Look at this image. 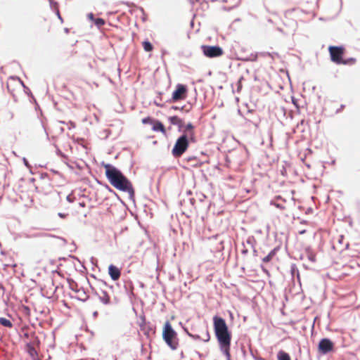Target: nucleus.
<instances>
[{
    "label": "nucleus",
    "instance_id": "13",
    "mask_svg": "<svg viewBox=\"0 0 360 360\" xmlns=\"http://www.w3.org/2000/svg\"><path fill=\"white\" fill-rule=\"evenodd\" d=\"M184 160L189 163L191 166L194 167H200L202 165V162L200 160H198L195 156L187 157L186 158H185Z\"/></svg>",
    "mask_w": 360,
    "mask_h": 360
},
{
    "label": "nucleus",
    "instance_id": "30",
    "mask_svg": "<svg viewBox=\"0 0 360 360\" xmlns=\"http://www.w3.org/2000/svg\"><path fill=\"white\" fill-rule=\"evenodd\" d=\"M58 215L59 217H60L61 218H65L66 217L67 214H63V213H58Z\"/></svg>",
    "mask_w": 360,
    "mask_h": 360
},
{
    "label": "nucleus",
    "instance_id": "25",
    "mask_svg": "<svg viewBox=\"0 0 360 360\" xmlns=\"http://www.w3.org/2000/svg\"><path fill=\"white\" fill-rule=\"evenodd\" d=\"M155 120L152 119L151 117H145L142 120V122L143 124H152V123Z\"/></svg>",
    "mask_w": 360,
    "mask_h": 360
},
{
    "label": "nucleus",
    "instance_id": "21",
    "mask_svg": "<svg viewBox=\"0 0 360 360\" xmlns=\"http://www.w3.org/2000/svg\"><path fill=\"white\" fill-rule=\"evenodd\" d=\"M0 324L7 328L13 327V323H11V321L4 317L0 318Z\"/></svg>",
    "mask_w": 360,
    "mask_h": 360
},
{
    "label": "nucleus",
    "instance_id": "18",
    "mask_svg": "<svg viewBox=\"0 0 360 360\" xmlns=\"http://www.w3.org/2000/svg\"><path fill=\"white\" fill-rule=\"evenodd\" d=\"M277 359L278 360H291L290 355L283 350L278 352Z\"/></svg>",
    "mask_w": 360,
    "mask_h": 360
},
{
    "label": "nucleus",
    "instance_id": "33",
    "mask_svg": "<svg viewBox=\"0 0 360 360\" xmlns=\"http://www.w3.org/2000/svg\"><path fill=\"white\" fill-rule=\"evenodd\" d=\"M57 15H58V18L61 20V22H63V18H61V16H60V13H59V11H57Z\"/></svg>",
    "mask_w": 360,
    "mask_h": 360
},
{
    "label": "nucleus",
    "instance_id": "12",
    "mask_svg": "<svg viewBox=\"0 0 360 360\" xmlns=\"http://www.w3.org/2000/svg\"><path fill=\"white\" fill-rule=\"evenodd\" d=\"M152 125H153V128L152 129H153V131H160L164 135L167 134V131H166L165 127V126L163 125V124L161 122L155 120L153 121V122L152 123Z\"/></svg>",
    "mask_w": 360,
    "mask_h": 360
},
{
    "label": "nucleus",
    "instance_id": "6",
    "mask_svg": "<svg viewBox=\"0 0 360 360\" xmlns=\"http://www.w3.org/2000/svg\"><path fill=\"white\" fill-rule=\"evenodd\" d=\"M201 49L204 55L208 58L220 57L224 54L222 49L218 46L203 45Z\"/></svg>",
    "mask_w": 360,
    "mask_h": 360
},
{
    "label": "nucleus",
    "instance_id": "32",
    "mask_svg": "<svg viewBox=\"0 0 360 360\" xmlns=\"http://www.w3.org/2000/svg\"><path fill=\"white\" fill-rule=\"evenodd\" d=\"M57 15H58V18L61 20V22H63V18H61V16H60V13H59V11H57Z\"/></svg>",
    "mask_w": 360,
    "mask_h": 360
},
{
    "label": "nucleus",
    "instance_id": "31",
    "mask_svg": "<svg viewBox=\"0 0 360 360\" xmlns=\"http://www.w3.org/2000/svg\"><path fill=\"white\" fill-rule=\"evenodd\" d=\"M292 101L293 104L297 108L298 106H297V101H295V99L294 98H292Z\"/></svg>",
    "mask_w": 360,
    "mask_h": 360
},
{
    "label": "nucleus",
    "instance_id": "20",
    "mask_svg": "<svg viewBox=\"0 0 360 360\" xmlns=\"http://www.w3.org/2000/svg\"><path fill=\"white\" fill-rule=\"evenodd\" d=\"M142 45H143V48L144 51L146 52H150L153 50V46L152 45V44L150 41H148L147 40L143 41L142 43Z\"/></svg>",
    "mask_w": 360,
    "mask_h": 360
},
{
    "label": "nucleus",
    "instance_id": "27",
    "mask_svg": "<svg viewBox=\"0 0 360 360\" xmlns=\"http://www.w3.org/2000/svg\"><path fill=\"white\" fill-rule=\"evenodd\" d=\"M189 335H190L191 337H192L193 338L195 339V340H199V339H200V336H199V335H191V334H189Z\"/></svg>",
    "mask_w": 360,
    "mask_h": 360
},
{
    "label": "nucleus",
    "instance_id": "8",
    "mask_svg": "<svg viewBox=\"0 0 360 360\" xmlns=\"http://www.w3.org/2000/svg\"><path fill=\"white\" fill-rule=\"evenodd\" d=\"M334 349V343L328 338H323L320 340L318 345L319 353L326 354Z\"/></svg>",
    "mask_w": 360,
    "mask_h": 360
},
{
    "label": "nucleus",
    "instance_id": "14",
    "mask_svg": "<svg viewBox=\"0 0 360 360\" xmlns=\"http://www.w3.org/2000/svg\"><path fill=\"white\" fill-rule=\"evenodd\" d=\"M27 353L32 358L33 360H37L38 357V353L35 349L34 347L32 344H27L26 345Z\"/></svg>",
    "mask_w": 360,
    "mask_h": 360
},
{
    "label": "nucleus",
    "instance_id": "24",
    "mask_svg": "<svg viewBox=\"0 0 360 360\" xmlns=\"http://www.w3.org/2000/svg\"><path fill=\"white\" fill-rule=\"evenodd\" d=\"M272 205H274V206H276V207L281 209V210H285L286 209V207L285 205V203H278V202H271Z\"/></svg>",
    "mask_w": 360,
    "mask_h": 360
},
{
    "label": "nucleus",
    "instance_id": "11",
    "mask_svg": "<svg viewBox=\"0 0 360 360\" xmlns=\"http://www.w3.org/2000/svg\"><path fill=\"white\" fill-rule=\"evenodd\" d=\"M108 274L112 280L117 281L121 276V271L116 266L110 264L108 267Z\"/></svg>",
    "mask_w": 360,
    "mask_h": 360
},
{
    "label": "nucleus",
    "instance_id": "19",
    "mask_svg": "<svg viewBox=\"0 0 360 360\" xmlns=\"http://www.w3.org/2000/svg\"><path fill=\"white\" fill-rule=\"evenodd\" d=\"M356 59L355 58H348L346 59H344L340 63V65H353L356 63Z\"/></svg>",
    "mask_w": 360,
    "mask_h": 360
},
{
    "label": "nucleus",
    "instance_id": "29",
    "mask_svg": "<svg viewBox=\"0 0 360 360\" xmlns=\"http://www.w3.org/2000/svg\"><path fill=\"white\" fill-rule=\"evenodd\" d=\"M88 17H89V19H91V20H94H94H95V19L94 18V15H93V13H89V14L88 15Z\"/></svg>",
    "mask_w": 360,
    "mask_h": 360
},
{
    "label": "nucleus",
    "instance_id": "28",
    "mask_svg": "<svg viewBox=\"0 0 360 360\" xmlns=\"http://www.w3.org/2000/svg\"><path fill=\"white\" fill-rule=\"evenodd\" d=\"M298 233H299V234L302 235V234H304L305 233H307V230H305V229L300 230Z\"/></svg>",
    "mask_w": 360,
    "mask_h": 360
},
{
    "label": "nucleus",
    "instance_id": "4",
    "mask_svg": "<svg viewBox=\"0 0 360 360\" xmlns=\"http://www.w3.org/2000/svg\"><path fill=\"white\" fill-rule=\"evenodd\" d=\"M189 142H191L190 139L184 136L181 135L176 140L172 150V153L175 158H179L181 156L186 150L188 149L189 146Z\"/></svg>",
    "mask_w": 360,
    "mask_h": 360
},
{
    "label": "nucleus",
    "instance_id": "3",
    "mask_svg": "<svg viewBox=\"0 0 360 360\" xmlns=\"http://www.w3.org/2000/svg\"><path fill=\"white\" fill-rule=\"evenodd\" d=\"M162 338L171 349H176L178 347L179 338L177 333L168 321L165 323L163 326Z\"/></svg>",
    "mask_w": 360,
    "mask_h": 360
},
{
    "label": "nucleus",
    "instance_id": "15",
    "mask_svg": "<svg viewBox=\"0 0 360 360\" xmlns=\"http://www.w3.org/2000/svg\"><path fill=\"white\" fill-rule=\"evenodd\" d=\"M169 122L173 125H176L179 128L183 127L184 122L183 120L179 117L178 116H172L169 117Z\"/></svg>",
    "mask_w": 360,
    "mask_h": 360
},
{
    "label": "nucleus",
    "instance_id": "17",
    "mask_svg": "<svg viewBox=\"0 0 360 360\" xmlns=\"http://www.w3.org/2000/svg\"><path fill=\"white\" fill-rule=\"evenodd\" d=\"M99 299L105 304L110 303V296L105 291L101 292V295H99Z\"/></svg>",
    "mask_w": 360,
    "mask_h": 360
},
{
    "label": "nucleus",
    "instance_id": "5",
    "mask_svg": "<svg viewBox=\"0 0 360 360\" xmlns=\"http://www.w3.org/2000/svg\"><path fill=\"white\" fill-rule=\"evenodd\" d=\"M330 60L332 62L340 65L343 60V56L345 53V48L344 46H330L328 47Z\"/></svg>",
    "mask_w": 360,
    "mask_h": 360
},
{
    "label": "nucleus",
    "instance_id": "16",
    "mask_svg": "<svg viewBox=\"0 0 360 360\" xmlns=\"http://www.w3.org/2000/svg\"><path fill=\"white\" fill-rule=\"evenodd\" d=\"M278 248H275L274 250H272L269 254L267 256H266L265 257H264L262 259V261L264 263H268L276 255V252H277V250H278Z\"/></svg>",
    "mask_w": 360,
    "mask_h": 360
},
{
    "label": "nucleus",
    "instance_id": "2",
    "mask_svg": "<svg viewBox=\"0 0 360 360\" xmlns=\"http://www.w3.org/2000/svg\"><path fill=\"white\" fill-rule=\"evenodd\" d=\"M105 176L110 184L116 189L133 195L134 190L130 181L116 167L105 164Z\"/></svg>",
    "mask_w": 360,
    "mask_h": 360
},
{
    "label": "nucleus",
    "instance_id": "22",
    "mask_svg": "<svg viewBox=\"0 0 360 360\" xmlns=\"http://www.w3.org/2000/svg\"><path fill=\"white\" fill-rule=\"evenodd\" d=\"M84 207H85V203H84V202H79V203H78V205H77V208H76V210H75L76 213H77V214H82V215H83L84 217H86V213H84V212H80V211L79 210L80 208H84Z\"/></svg>",
    "mask_w": 360,
    "mask_h": 360
},
{
    "label": "nucleus",
    "instance_id": "10",
    "mask_svg": "<svg viewBox=\"0 0 360 360\" xmlns=\"http://www.w3.org/2000/svg\"><path fill=\"white\" fill-rule=\"evenodd\" d=\"M183 132L184 134L182 135L188 137L191 142L195 141L194 126L192 123H188L185 126V129Z\"/></svg>",
    "mask_w": 360,
    "mask_h": 360
},
{
    "label": "nucleus",
    "instance_id": "34",
    "mask_svg": "<svg viewBox=\"0 0 360 360\" xmlns=\"http://www.w3.org/2000/svg\"><path fill=\"white\" fill-rule=\"evenodd\" d=\"M238 88H240V81H239Z\"/></svg>",
    "mask_w": 360,
    "mask_h": 360
},
{
    "label": "nucleus",
    "instance_id": "7",
    "mask_svg": "<svg viewBox=\"0 0 360 360\" xmlns=\"http://www.w3.org/2000/svg\"><path fill=\"white\" fill-rule=\"evenodd\" d=\"M187 88L185 85L179 84L176 86L175 91L172 96V101L176 102L179 101L184 100L187 96Z\"/></svg>",
    "mask_w": 360,
    "mask_h": 360
},
{
    "label": "nucleus",
    "instance_id": "26",
    "mask_svg": "<svg viewBox=\"0 0 360 360\" xmlns=\"http://www.w3.org/2000/svg\"><path fill=\"white\" fill-rule=\"evenodd\" d=\"M210 339V335L207 330H206V332L205 333V336L202 338V340L205 342H208Z\"/></svg>",
    "mask_w": 360,
    "mask_h": 360
},
{
    "label": "nucleus",
    "instance_id": "1",
    "mask_svg": "<svg viewBox=\"0 0 360 360\" xmlns=\"http://www.w3.org/2000/svg\"><path fill=\"white\" fill-rule=\"evenodd\" d=\"M213 326L220 350L225 355L227 360H231V333L225 320L221 317L214 316L213 317Z\"/></svg>",
    "mask_w": 360,
    "mask_h": 360
},
{
    "label": "nucleus",
    "instance_id": "23",
    "mask_svg": "<svg viewBox=\"0 0 360 360\" xmlns=\"http://www.w3.org/2000/svg\"><path fill=\"white\" fill-rule=\"evenodd\" d=\"M94 23L97 27H101L105 25V22L103 18H96L94 20Z\"/></svg>",
    "mask_w": 360,
    "mask_h": 360
},
{
    "label": "nucleus",
    "instance_id": "9",
    "mask_svg": "<svg viewBox=\"0 0 360 360\" xmlns=\"http://www.w3.org/2000/svg\"><path fill=\"white\" fill-rule=\"evenodd\" d=\"M141 330L144 333L147 337H150V334L155 333V331L153 330L149 323H146V319L144 316L141 317V322L139 323Z\"/></svg>",
    "mask_w": 360,
    "mask_h": 360
}]
</instances>
